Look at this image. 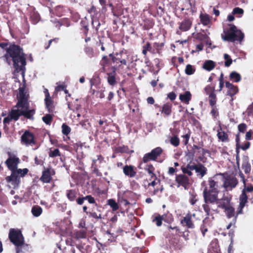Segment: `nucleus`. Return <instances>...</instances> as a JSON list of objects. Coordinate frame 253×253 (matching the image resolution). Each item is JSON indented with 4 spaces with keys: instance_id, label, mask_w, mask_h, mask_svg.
Instances as JSON below:
<instances>
[{
    "instance_id": "1",
    "label": "nucleus",
    "mask_w": 253,
    "mask_h": 253,
    "mask_svg": "<svg viewBox=\"0 0 253 253\" xmlns=\"http://www.w3.org/2000/svg\"><path fill=\"white\" fill-rule=\"evenodd\" d=\"M0 47L5 50L3 57L6 62L10 64L12 62L15 71L17 73L21 72L24 74L27 62L23 48L14 42H0Z\"/></svg>"
},
{
    "instance_id": "2",
    "label": "nucleus",
    "mask_w": 253,
    "mask_h": 253,
    "mask_svg": "<svg viewBox=\"0 0 253 253\" xmlns=\"http://www.w3.org/2000/svg\"><path fill=\"white\" fill-rule=\"evenodd\" d=\"M229 28L223 29L224 35L222 36L224 41L234 42L235 41L241 42L244 38V34L240 30H238L234 24H229Z\"/></svg>"
},
{
    "instance_id": "3",
    "label": "nucleus",
    "mask_w": 253,
    "mask_h": 253,
    "mask_svg": "<svg viewBox=\"0 0 253 253\" xmlns=\"http://www.w3.org/2000/svg\"><path fill=\"white\" fill-rule=\"evenodd\" d=\"M208 183L209 186L206 187L203 191L204 200L206 202H215L217 200L219 193L217 183L212 178L209 179Z\"/></svg>"
},
{
    "instance_id": "4",
    "label": "nucleus",
    "mask_w": 253,
    "mask_h": 253,
    "mask_svg": "<svg viewBox=\"0 0 253 253\" xmlns=\"http://www.w3.org/2000/svg\"><path fill=\"white\" fill-rule=\"evenodd\" d=\"M77 192L74 189L67 190L66 192V195L68 200L71 202L76 200L77 204L79 205H82L84 204V201L87 200L89 204L97 206L94 198L91 195H88L84 197H79L77 198Z\"/></svg>"
},
{
    "instance_id": "5",
    "label": "nucleus",
    "mask_w": 253,
    "mask_h": 253,
    "mask_svg": "<svg viewBox=\"0 0 253 253\" xmlns=\"http://www.w3.org/2000/svg\"><path fill=\"white\" fill-rule=\"evenodd\" d=\"M11 175L5 177V180L8 183L11 182L12 184L18 185L20 183V177H24L28 172L29 170L27 168L23 169L10 170Z\"/></svg>"
},
{
    "instance_id": "6",
    "label": "nucleus",
    "mask_w": 253,
    "mask_h": 253,
    "mask_svg": "<svg viewBox=\"0 0 253 253\" xmlns=\"http://www.w3.org/2000/svg\"><path fill=\"white\" fill-rule=\"evenodd\" d=\"M129 54L126 50H122L119 52H116L115 54L113 53L109 54V57H111L112 61L113 63L118 64L120 63L119 65L126 66L129 60Z\"/></svg>"
},
{
    "instance_id": "7",
    "label": "nucleus",
    "mask_w": 253,
    "mask_h": 253,
    "mask_svg": "<svg viewBox=\"0 0 253 253\" xmlns=\"http://www.w3.org/2000/svg\"><path fill=\"white\" fill-rule=\"evenodd\" d=\"M29 95L26 91L25 86L19 88V94L17 96L18 101L15 107L22 109H28L29 103L28 102Z\"/></svg>"
},
{
    "instance_id": "8",
    "label": "nucleus",
    "mask_w": 253,
    "mask_h": 253,
    "mask_svg": "<svg viewBox=\"0 0 253 253\" xmlns=\"http://www.w3.org/2000/svg\"><path fill=\"white\" fill-rule=\"evenodd\" d=\"M8 238L10 241L16 247H21L24 244V238L20 230L10 228Z\"/></svg>"
},
{
    "instance_id": "9",
    "label": "nucleus",
    "mask_w": 253,
    "mask_h": 253,
    "mask_svg": "<svg viewBox=\"0 0 253 253\" xmlns=\"http://www.w3.org/2000/svg\"><path fill=\"white\" fill-rule=\"evenodd\" d=\"M163 152V149L160 147H157L152 149L150 152L144 154L142 158V162L144 163H147L150 161H156Z\"/></svg>"
},
{
    "instance_id": "10",
    "label": "nucleus",
    "mask_w": 253,
    "mask_h": 253,
    "mask_svg": "<svg viewBox=\"0 0 253 253\" xmlns=\"http://www.w3.org/2000/svg\"><path fill=\"white\" fill-rule=\"evenodd\" d=\"M21 143L26 146H33L37 144L35 136L29 130H26L21 136Z\"/></svg>"
},
{
    "instance_id": "11",
    "label": "nucleus",
    "mask_w": 253,
    "mask_h": 253,
    "mask_svg": "<svg viewBox=\"0 0 253 253\" xmlns=\"http://www.w3.org/2000/svg\"><path fill=\"white\" fill-rule=\"evenodd\" d=\"M21 116H22L21 110L11 109L8 116L4 118L3 120L4 128H5L7 125L9 124L11 121H18Z\"/></svg>"
},
{
    "instance_id": "12",
    "label": "nucleus",
    "mask_w": 253,
    "mask_h": 253,
    "mask_svg": "<svg viewBox=\"0 0 253 253\" xmlns=\"http://www.w3.org/2000/svg\"><path fill=\"white\" fill-rule=\"evenodd\" d=\"M55 173V170L51 168H44L42 171V176L39 180L43 183H50L52 180V176Z\"/></svg>"
},
{
    "instance_id": "13",
    "label": "nucleus",
    "mask_w": 253,
    "mask_h": 253,
    "mask_svg": "<svg viewBox=\"0 0 253 253\" xmlns=\"http://www.w3.org/2000/svg\"><path fill=\"white\" fill-rule=\"evenodd\" d=\"M196 216L195 213H191L190 212L187 213L186 215L180 220L181 224L186 227L187 229H194L195 228V224L193 220V217Z\"/></svg>"
},
{
    "instance_id": "14",
    "label": "nucleus",
    "mask_w": 253,
    "mask_h": 253,
    "mask_svg": "<svg viewBox=\"0 0 253 253\" xmlns=\"http://www.w3.org/2000/svg\"><path fill=\"white\" fill-rule=\"evenodd\" d=\"M175 182L177 183V186H182L185 190L188 189L190 185L189 178L183 174H176Z\"/></svg>"
},
{
    "instance_id": "15",
    "label": "nucleus",
    "mask_w": 253,
    "mask_h": 253,
    "mask_svg": "<svg viewBox=\"0 0 253 253\" xmlns=\"http://www.w3.org/2000/svg\"><path fill=\"white\" fill-rule=\"evenodd\" d=\"M20 162L19 159L15 156H10L5 162L7 168L10 170L18 169L17 167Z\"/></svg>"
},
{
    "instance_id": "16",
    "label": "nucleus",
    "mask_w": 253,
    "mask_h": 253,
    "mask_svg": "<svg viewBox=\"0 0 253 253\" xmlns=\"http://www.w3.org/2000/svg\"><path fill=\"white\" fill-rule=\"evenodd\" d=\"M238 183V181L236 177H230L225 178L223 186L226 191L232 190Z\"/></svg>"
},
{
    "instance_id": "17",
    "label": "nucleus",
    "mask_w": 253,
    "mask_h": 253,
    "mask_svg": "<svg viewBox=\"0 0 253 253\" xmlns=\"http://www.w3.org/2000/svg\"><path fill=\"white\" fill-rule=\"evenodd\" d=\"M173 220L172 218V215L171 214H163L162 215H160L158 214L156 216L155 218L153 220V222H156V224L158 226H160L162 224V221L164 220L167 222H170Z\"/></svg>"
},
{
    "instance_id": "18",
    "label": "nucleus",
    "mask_w": 253,
    "mask_h": 253,
    "mask_svg": "<svg viewBox=\"0 0 253 253\" xmlns=\"http://www.w3.org/2000/svg\"><path fill=\"white\" fill-rule=\"evenodd\" d=\"M231 197H223L220 201L217 199L215 203L218 205V208L225 210L231 205Z\"/></svg>"
},
{
    "instance_id": "19",
    "label": "nucleus",
    "mask_w": 253,
    "mask_h": 253,
    "mask_svg": "<svg viewBox=\"0 0 253 253\" xmlns=\"http://www.w3.org/2000/svg\"><path fill=\"white\" fill-rule=\"evenodd\" d=\"M241 168L246 174H249L251 171V165L250 163V159L248 156L244 155L242 157V163Z\"/></svg>"
},
{
    "instance_id": "20",
    "label": "nucleus",
    "mask_w": 253,
    "mask_h": 253,
    "mask_svg": "<svg viewBox=\"0 0 253 253\" xmlns=\"http://www.w3.org/2000/svg\"><path fill=\"white\" fill-rule=\"evenodd\" d=\"M240 148H241L240 146L236 145V165H237V167L239 170V175L240 177V178H241V180L242 181L243 183H244L245 184V183L246 182V179L245 178V176L244 174L243 173V172H242V171L240 170V155H239V153H240L239 149Z\"/></svg>"
},
{
    "instance_id": "21",
    "label": "nucleus",
    "mask_w": 253,
    "mask_h": 253,
    "mask_svg": "<svg viewBox=\"0 0 253 253\" xmlns=\"http://www.w3.org/2000/svg\"><path fill=\"white\" fill-rule=\"evenodd\" d=\"M123 172L128 177H134L136 175V168L132 165H126L123 168Z\"/></svg>"
},
{
    "instance_id": "22",
    "label": "nucleus",
    "mask_w": 253,
    "mask_h": 253,
    "mask_svg": "<svg viewBox=\"0 0 253 253\" xmlns=\"http://www.w3.org/2000/svg\"><path fill=\"white\" fill-rule=\"evenodd\" d=\"M172 108V103L170 102H167L162 106L160 111L164 117H169L171 114Z\"/></svg>"
},
{
    "instance_id": "23",
    "label": "nucleus",
    "mask_w": 253,
    "mask_h": 253,
    "mask_svg": "<svg viewBox=\"0 0 253 253\" xmlns=\"http://www.w3.org/2000/svg\"><path fill=\"white\" fill-rule=\"evenodd\" d=\"M179 30L182 32L188 31L191 27L192 21L190 19H184L182 22L179 23Z\"/></svg>"
},
{
    "instance_id": "24",
    "label": "nucleus",
    "mask_w": 253,
    "mask_h": 253,
    "mask_svg": "<svg viewBox=\"0 0 253 253\" xmlns=\"http://www.w3.org/2000/svg\"><path fill=\"white\" fill-rule=\"evenodd\" d=\"M208 171L207 168L203 164L198 163L196 167L195 172L197 173V176L203 178Z\"/></svg>"
},
{
    "instance_id": "25",
    "label": "nucleus",
    "mask_w": 253,
    "mask_h": 253,
    "mask_svg": "<svg viewBox=\"0 0 253 253\" xmlns=\"http://www.w3.org/2000/svg\"><path fill=\"white\" fill-rule=\"evenodd\" d=\"M99 2L102 6L101 11L102 12H106L107 6L111 7L112 12H114V6L111 0H99Z\"/></svg>"
},
{
    "instance_id": "26",
    "label": "nucleus",
    "mask_w": 253,
    "mask_h": 253,
    "mask_svg": "<svg viewBox=\"0 0 253 253\" xmlns=\"http://www.w3.org/2000/svg\"><path fill=\"white\" fill-rule=\"evenodd\" d=\"M217 137L218 139L223 142H228L229 141L228 135L222 130L221 126H219V128L217 130Z\"/></svg>"
},
{
    "instance_id": "27",
    "label": "nucleus",
    "mask_w": 253,
    "mask_h": 253,
    "mask_svg": "<svg viewBox=\"0 0 253 253\" xmlns=\"http://www.w3.org/2000/svg\"><path fill=\"white\" fill-rule=\"evenodd\" d=\"M107 75V82L108 84L112 86H114L117 84L116 76L117 73L116 72V69L113 67V70L110 73H108Z\"/></svg>"
},
{
    "instance_id": "28",
    "label": "nucleus",
    "mask_w": 253,
    "mask_h": 253,
    "mask_svg": "<svg viewBox=\"0 0 253 253\" xmlns=\"http://www.w3.org/2000/svg\"><path fill=\"white\" fill-rule=\"evenodd\" d=\"M45 108L50 114H54L55 110V105L54 101L52 98L44 99Z\"/></svg>"
},
{
    "instance_id": "29",
    "label": "nucleus",
    "mask_w": 253,
    "mask_h": 253,
    "mask_svg": "<svg viewBox=\"0 0 253 253\" xmlns=\"http://www.w3.org/2000/svg\"><path fill=\"white\" fill-rule=\"evenodd\" d=\"M192 95L189 91H186L183 94H180L179 95V99L181 102L186 104H189Z\"/></svg>"
},
{
    "instance_id": "30",
    "label": "nucleus",
    "mask_w": 253,
    "mask_h": 253,
    "mask_svg": "<svg viewBox=\"0 0 253 253\" xmlns=\"http://www.w3.org/2000/svg\"><path fill=\"white\" fill-rule=\"evenodd\" d=\"M149 52L152 54H155V49L153 48L151 44L147 42L146 44L142 46V54L146 56L147 54V52Z\"/></svg>"
},
{
    "instance_id": "31",
    "label": "nucleus",
    "mask_w": 253,
    "mask_h": 253,
    "mask_svg": "<svg viewBox=\"0 0 253 253\" xmlns=\"http://www.w3.org/2000/svg\"><path fill=\"white\" fill-rule=\"evenodd\" d=\"M35 112V109L28 110V109H22L21 110L22 116H23L25 118L30 120L34 119L33 116Z\"/></svg>"
},
{
    "instance_id": "32",
    "label": "nucleus",
    "mask_w": 253,
    "mask_h": 253,
    "mask_svg": "<svg viewBox=\"0 0 253 253\" xmlns=\"http://www.w3.org/2000/svg\"><path fill=\"white\" fill-rule=\"evenodd\" d=\"M80 25L82 27L81 29L85 37L87 36L89 31V24L87 20L86 19L82 20L80 22Z\"/></svg>"
},
{
    "instance_id": "33",
    "label": "nucleus",
    "mask_w": 253,
    "mask_h": 253,
    "mask_svg": "<svg viewBox=\"0 0 253 253\" xmlns=\"http://www.w3.org/2000/svg\"><path fill=\"white\" fill-rule=\"evenodd\" d=\"M215 63L211 60H208L205 61L203 65V68L208 71H211L215 67Z\"/></svg>"
},
{
    "instance_id": "34",
    "label": "nucleus",
    "mask_w": 253,
    "mask_h": 253,
    "mask_svg": "<svg viewBox=\"0 0 253 253\" xmlns=\"http://www.w3.org/2000/svg\"><path fill=\"white\" fill-rule=\"evenodd\" d=\"M86 11L89 14H90L91 18L98 17L97 16L99 12L96 6L94 5H92L90 7L87 8L86 9Z\"/></svg>"
},
{
    "instance_id": "35",
    "label": "nucleus",
    "mask_w": 253,
    "mask_h": 253,
    "mask_svg": "<svg viewBox=\"0 0 253 253\" xmlns=\"http://www.w3.org/2000/svg\"><path fill=\"white\" fill-rule=\"evenodd\" d=\"M112 62H113L112 61L111 57H109V55L108 56L103 55L100 61V65L104 68L111 65Z\"/></svg>"
},
{
    "instance_id": "36",
    "label": "nucleus",
    "mask_w": 253,
    "mask_h": 253,
    "mask_svg": "<svg viewBox=\"0 0 253 253\" xmlns=\"http://www.w3.org/2000/svg\"><path fill=\"white\" fill-rule=\"evenodd\" d=\"M239 91V88L236 85H233V87H231L228 88L227 92V95L230 96L231 97V101H232L234 99L233 96L236 95Z\"/></svg>"
},
{
    "instance_id": "37",
    "label": "nucleus",
    "mask_w": 253,
    "mask_h": 253,
    "mask_svg": "<svg viewBox=\"0 0 253 253\" xmlns=\"http://www.w3.org/2000/svg\"><path fill=\"white\" fill-rule=\"evenodd\" d=\"M154 25V21L152 19H145L144 20V24L143 25V29L144 30H149L153 27Z\"/></svg>"
},
{
    "instance_id": "38",
    "label": "nucleus",
    "mask_w": 253,
    "mask_h": 253,
    "mask_svg": "<svg viewBox=\"0 0 253 253\" xmlns=\"http://www.w3.org/2000/svg\"><path fill=\"white\" fill-rule=\"evenodd\" d=\"M200 18L201 22L204 26L208 25L211 22L210 16L207 14H201Z\"/></svg>"
},
{
    "instance_id": "39",
    "label": "nucleus",
    "mask_w": 253,
    "mask_h": 253,
    "mask_svg": "<svg viewBox=\"0 0 253 253\" xmlns=\"http://www.w3.org/2000/svg\"><path fill=\"white\" fill-rule=\"evenodd\" d=\"M31 212L34 216L38 217L42 213V209L40 206L35 205L32 207Z\"/></svg>"
},
{
    "instance_id": "40",
    "label": "nucleus",
    "mask_w": 253,
    "mask_h": 253,
    "mask_svg": "<svg viewBox=\"0 0 253 253\" xmlns=\"http://www.w3.org/2000/svg\"><path fill=\"white\" fill-rule=\"evenodd\" d=\"M92 28L94 29L95 33H98L99 28L100 26V23L98 17L91 18Z\"/></svg>"
},
{
    "instance_id": "41",
    "label": "nucleus",
    "mask_w": 253,
    "mask_h": 253,
    "mask_svg": "<svg viewBox=\"0 0 253 253\" xmlns=\"http://www.w3.org/2000/svg\"><path fill=\"white\" fill-rule=\"evenodd\" d=\"M247 200L248 196L246 193L245 190H243L240 197V207H241V208H243L245 207L246 203L247 202Z\"/></svg>"
},
{
    "instance_id": "42",
    "label": "nucleus",
    "mask_w": 253,
    "mask_h": 253,
    "mask_svg": "<svg viewBox=\"0 0 253 253\" xmlns=\"http://www.w3.org/2000/svg\"><path fill=\"white\" fill-rule=\"evenodd\" d=\"M53 114H46L42 117V120L45 124L50 125L53 121Z\"/></svg>"
},
{
    "instance_id": "43",
    "label": "nucleus",
    "mask_w": 253,
    "mask_h": 253,
    "mask_svg": "<svg viewBox=\"0 0 253 253\" xmlns=\"http://www.w3.org/2000/svg\"><path fill=\"white\" fill-rule=\"evenodd\" d=\"M230 79L234 82L238 83L241 80V75L235 71L232 72L229 76Z\"/></svg>"
},
{
    "instance_id": "44",
    "label": "nucleus",
    "mask_w": 253,
    "mask_h": 253,
    "mask_svg": "<svg viewBox=\"0 0 253 253\" xmlns=\"http://www.w3.org/2000/svg\"><path fill=\"white\" fill-rule=\"evenodd\" d=\"M224 211L228 218H231L235 215V209L232 205L224 210Z\"/></svg>"
},
{
    "instance_id": "45",
    "label": "nucleus",
    "mask_w": 253,
    "mask_h": 253,
    "mask_svg": "<svg viewBox=\"0 0 253 253\" xmlns=\"http://www.w3.org/2000/svg\"><path fill=\"white\" fill-rule=\"evenodd\" d=\"M169 142L171 145L176 147L179 145L180 140L177 135H174L170 138Z\"/></svg>"
},
{
    "instance_id": "46",
    "label": "nucleus",
    "mask_w": 253,
    "mask_h": 253,
    "mask_svg": "<svg viewBox=\"0 0 253 253\" xmlns=\"http://www.w3.org/2000/svg\"><path fill=\"white\" fill-rule=\"evenodd\" d=\"M158 183L159 182L157 180H153L151 182L148 183L147 188H150L151 187H153L154 188V190L153 191V195H156L159 191L158 188H155V187L158 184Z\"/></svg>"
},
{
    "instance_id": "47",
    "label": "nucleus",
    "mask_w": 253,
    "mask_h": 253,
    "mask_svg": "<svg viewBox=\"0 0 253 253\" xmlns=\"http://www.w3.org/2000/svg\"><path fill=\"white\" fill-rule=\"evenodd\" d=\"M209 97L210 105L211 106H215L217 101L216 94L215 93H210Z\"/></svg>"
},
{
    "instance_id": "48",
    "label": "nucleus",
    "mask_w": 253,
    "mask_h": 253,
    "mask_svg": "<svg viewBox=\"0 0 253 253\" xmlns=\"http://www.w3.org/2000/svg\"><path fill=\"white\" fill-rule=\"evenodd\" d=\"M107 203L113 211H116L119 209V206L115 200L109 199L108 200Z\"/></svg>"
},
{
    "instance_id": "49",
    "label": "nucleus",
    "mask_w": 253,
    "mask_h": 253,
    "mask_svg": "<svg viewBox=\"0 0 253 253\" xmlns=\"http://www.w3.org/2000/svg\"><path fill=\"white\" fill-rule=\"evenodd\" d=\"M75 235L77 239H84L86 238V232L84 230H81L77 231L75 233Z\"/></svg>"
},
{
    "instance_id": "50",
    "label": "nucleus",
    "mask_w": 253,
    "mask_h": 253,
    "mask_svg": "<svg viewBox=\"0 0 253 253\" xmlns=\"http://www.w3.org/2000/svg\"><path fill=\"white\" fill-rule=\"evenodd\" d=\"M195 72V68L191 65L188 64L186 65L185 73L187 75H191Z\"/></svg>"
},
{
    "instance_id": "51",
    "label": "nucleus",
    "mask_w": 253,
    "mask_h": 253,
    "mask_svg": "<svg viewBox=\"0 0 253 253\" xmlns=\"http://www.w3.org/2000/svg\"><path fill=\"white\" fill-rule=\"evenodd\" d=\"M204 202H205V204H203L202 206L203 209L206 213V215L209 216L210 214V211H211V208L209 206V204L210 203L212 204V203H214L215 202H206L205 200H204Z\"/></svg>"
},
{
    "instance_id": "52",
    "label": "nucleus",
    "mask_w": 253,
    "mask_h": 253,
    "mask_svg": "<svg viewBox=\"0 0 253 253\" xmlns=\"http://www.w3.org/2000/svg\"><path fill=\"white\" fill-rule=\"evenodd\" d=\"M194 38L199 41H205L208 38V37L206 34L198 33L194 35Z\"/></svg>"
},
{
    "instance_id": "53",
    "label": "nucleus",
    "mask_w": 253,
    "mask_h": 253,
    "mask_svg": "<svg viewBox=\"0 0 253 253\" xmlns=\"http://www.w3.org/2000/svg\"><path fill=\"white\" fill-rule=\"evenodd\" d=\"M224 59L225 60L224 65L225 67H229L232 63V59L230 56L227 53L224 54Z\"/></svg>"
},
{
    "instance_id": "54",
    "label": "nucleus",
    "mask_w": 253,
    "mask_h": 253,
    "mask_svg": "<svg viewBox=\"0 0 253 253\" xmlns=\"http://www.w3.org/2000/svg\"><path fill=\"white\" fill-rule=\"evenodd\" d=\"M164 45L163 43L155 42L154 43V49H155L156 53L160 54Z\"/></svg>"
},
{
    "instance_id": "55",
    "label": "nucleus",
    "mask_w": 253,
    "mask_h": 253,
    "mask_svg": "<svg viewBox=\"0 0 253 253\" xmlns=\"http://www.w3.org/2000/svg\"><path fill=\"white\" fill-rule=\"evenodd\" d=\"M62 132L63 134L68 135L71 132V128L67 125L66 124L64 123L62 125Z\"/></svg>"
},
{
    "instance_id": "56",
    "label": "nucleus",
    "mask_w": 253,
    "mask_h": 253,
    "mask_svg": "<svg viewBox=\"0 0 253 253\" xmlns=\"http://www.w3.org/2000/svg\"><path fill=\"white\" fill-rule=\"evenodd\" d=\"M84 51L86 54L89 57L92 58L94 56V53L93 49L92 47L89 46H86L84 48Z\"/></svg>"
},
{
    "instance_id": "57",
    "label": "nucleus",
    "mask_w": 253,
    "mask_h": 253,
    "mask_svg": "<svg viewBox=\"0 0 253 253\" xmlns=\"http://www.w3.org/2000/svg\"><path fill=\"white\" fill-rule=\"evenodd\" d=\"M61 153L60 152V151L58 149L56 148L54 150L51 151L50 150V152H49V157L51 158H54L57 156H60Z\"/></svg>"
},
{
    "instance_id": "58",
    "label": "nucleus",
    "mask_w": 253,
    "mask_h": 253,
    "mask_svg": "<svg viewBox=\"0 0 253 253\" xmlns=\"http://www.w3.org/2000/svg\"><path fill=\"white\" fill-rule=\"evenodd\" d=\"M129 148L126 146H119L116 148V152L118 153H128Z\"/></svg>"
},
{
    "instance_id": "59",
    "label": "nucleus",
    "mask_w": 253,
    "mask_h": 253,
    "mask_svg": "<svg viewBox=\"0 0 253 253\" xmlns=\"http://www.w3.org/2000/svg\"><path fill=\"white\" fill-rule=\"evenodd\" d=\"M89 217H92L96 220H98L99 219L102 218L101 214H97L96 212L94 211L93 210L91 211H89L88 214Z\"/></svg>"
},
{
    "instance_id": "60",
    "label": "nucleus",
    "mask_w": 253,
    "mask_h": 253,
    "mask_svg": "<svg viewBox=\"0 0 253 253\" xmlns=\"http://www.w3.org/2000/svg\"><path fill=\"white\" fill-rule=\"evenodd\" d=\"M59 38H55L53 39L50 40L49 41H48L47 43H45L44 45V49H47L50 47L52 42H54L55 44L59 42Z\"/></svg>"
},
{
    "instance_id": "61",
    "label": "nucleus",
    "mask_w": 253,
    "mask_h": 253,
    "mask_svg": "<svg viewBox=\"0 0 253 253\" xmlns=\"http://www.w3.org/2000/svg\"><path fill=\"white\" fill-rule=\"evenodd\" d=\"M205 91L207 95H210V93H215L214 86L208 85L205 87Z\"/></svg>"
},
{
    "instance_id": "62",
    "label": "nucleus",
    "mask_w": 253,
    "mask_h": 253,
    "mask_svg": "<svg viewBox=\"0 0 253 253\" xmlns=\"http://www.w3.org/2000/svg\"><path fill=\"white\" fill-rule=\"evenodd\" d=\"M190 197L189 199V202L192 205H195L196 202L198 201V199L197 198V194L194 193H191Z\"/></svg>"
},
{
    "instance_id": "63",
    "label": "nucleus",
    "mask_w": 253,
    "mask_h": 253,
    "mask_svg": "<svg viewBox=\"0 0 253 253\" xmlns=\"http://www.w3.org/2000/svg\"><path fill=\"white\" fill-rule=\"evenodd\" d=\"M190 134L191 133L189 130L187 133L182 136V137L183 138L182 142L185 145H187L188 143L190 137Z\"/></svg>"
},
{
    "instance_id": "64",
    "label": "nucleus",
    "mask_w": 253,
    "mask_h": 253,
    "mask_svg": "<svg viewBox=\"0 0 253 253\" xmlns=\"http://www.w3.org/2000/svg\"><path fill=\"white\" fill-rule=\"evenodd\" d=\"M144 169L146 171H147L148 174L152 172H154L155 170V167L151 164L147 165Z\"/></svg>"
}]
</instances>
